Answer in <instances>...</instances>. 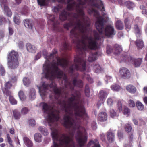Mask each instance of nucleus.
<instances>
[{
	"mask_svg": "<svg viewBox=\"0 0 147 147\" xmlns=\"http://www.w3.org/2000/svg\"><path fill=\"white\" fill-rule=\"evenodd\" d=\"M92 147H100L98 140L97 139L94 140L92 141Z\"/></svg>",
	"mask_w": 147,
	"mask_h": 147,
	"instance_id": "nucleus-48",
	"label": "nucleus"
},
{
	"mask_svg": "<svg viewBox=\"0 0 147 147\" xmlns=\"http://www.w3.org/2000/svg\"><path fill=\"white\" fill-rule=\"evenodd\" d=\"M9 89H4L3 90V93L6 95L7 96H11V92L9 90Z\"/></svg>",
	"mask_w": 147,
	"mask_h": 147,
	"instance_id": "nucleus-54",
	"label": "nucleus"
},
{
	"mask_svg": "<svg viewBox=\"0 0 147 147\" xmlns=\"http://www.w3.org/2000/svg\"><path fill=\"white\" fill-rule=\"evenodd\" d=\"M125 4L127 7L130 9H132L134 7V3L129 1L126 2Z\"/></svg>",
	"mask_w": 147,
	"mask_h": 147,
	"instance_id": "nucleus-42",
	"label": "nucleus"
},
{
	"mask_svg": "<svg viewBox=\"0 0 147 147\" xmlns=\"http://www.w3.org/2000/svg\"><path fill=\"white\" fill-rule=\"evenodd\" d=\"M100 55V53L96 52L92 54V61L96 60Z\"/></svg>",
	"mask_w": 147,
	"mask_h": 147,
	"instance_id": "nucleus-47",
	"label": "nucleus"
},
{
	"mask_svg": "<svg viewBox=\"0 0 147 147\" xmlns=\"http://www.w3.org/2000/svg\"><path fill=\"white\" fill-rule=\"evenodd\" d=\"M74 64L71 66L69 68V73L71 76L73 75L75 77L72 78L71 80H69L67 76L64 73L63 71L60 69L58 66L59 65L63 68L67 67L69 64V61L65 58H60L58 57L57 59V62L53 61L51 63L50 66L49 65H46L45 70L46 72L45 77L47 78L52 80L55 77L61 79L62 78L64 81V84L66 88H69L71 91H72L75 87L82 88L83 83L80 80H77L79 76L78 73L73 74L74 70L84 72L86 70V61L82 57H80L77 56L75 57Z\"/></svg>",
	"mask_w": 147,
	"mask_h": 147,
	"instance_id": "nucleus-1",
	"label": "nucleus"
},
{
	"mask_svg": "<svg viewBox=\"0 0 147 147\" xmlns=\"http://www.w3.org/2000/svg\"><path fill=\"white\" fill-rule=\"evenodd\" d=\"M74 25L73 21H71L69 23H67L64 24L63 27L64 28L67 29V30H69L70 27Z\"/></svg>",
	"mask_w": 147,
	"mask_h": 147,
	"instance_id": "nucleus-34",
	"label": "nucleus"
},
{
	"mask_svg": "<svg viewBox=\"0 0 147 147\" xmlns=\"http://www.w3.org/2000/svg\"><path fill=\"white\" fill-rule=\"evenodd\" d=\"M71 3L67 4V9L69 11H74L76 8V5L77 4L74 1H72Z\"/></svg>",
	"mask_w": 147,
	"mask_h": 147,
	"instance_id": "nucleus-23",
	"label": "nucleus"
},
{
	"mask_svg": "<svg viewBox=\"0 0 147 147\" xmlns=\"http://www.w3.org/2000/svg\"><path fill=\"white\" fill-rule=\"evenodd\" d=\"M79 3L76 5V8L75 10L77 13H78L81 15H84V12L83 9L84 7V5L88 3L90 5L92 6V0H84L82 1V0H77Z\"/></svg>",
	"mask_w": 147,
	"mask_h": 147,
	"instance_id": "nucleus-8",
	"label": "nucleus"
},
{
	"mask_svg": "<svg viewBox=\"0 0 147 147\" xmlns=\"http://www.w3.org/2000/svg\"><path fill=\"white\" fill-rule=\"evenodd\" d=\"M12 86V84L10 81L7 82L5 85L4 89H10Z\"/></svg>",
	"mask_w": 147,
	"mask_h": 147,
	"instance_id": "nucleus-49",
	"label": "nucleus"
},
{
	"mask_svg": "<svg viewBox=\"0 0 147 147\" xmlns=\"http://www.w3.org/2000/svg\"><path fill=\"white\" fill-rule=\"evenodd\" d=\"M111 89L113 91H118L121 89V87L119 85L114 84L111 86Z\"/></svg>",
	"mask_w": 147,
	"mask_h": 147,
	"instance_id": "nucleus-38",
	"label": "nucleus"
},
{
	"mask_svg": "<svg viewBox=\"0 0 147 147\" xmlns=\"http://www.w3.org/2000/svg\"><path fill=\"white\" fill-rule=\"evenodd\" d=\"M125 61H129L132 63L134 66L139 67L141 64L142 62V59L141 58H135L131 56H129L125 59Z\"/></svg>",
	"mask_w": 147,
	"mask_h": 147,
	"instance_id": "nucleus-10",
	"label": "nucleus"
},
{
	"mask_svg": "<svg viewBox=\"0 0 147 147\" xmlns=\"http://www.w3.org/2000/svg\"><path fill=\"white\" fill-rule=\"evenodd\" d=\"M121 77L123 79L129 78L130 76L129 71L125 68H123L120 69L119 71Z\"/></svg>",
	"mask_w": 147,
	"mask_h": 147,
	"instance_id": "nucleus-15",
	"label": "nucleus"
},
{
	"mask_svg": "<svg viewBox=\"0 0 147 147\" xmlns=\"http://www.w3.org/2000/svg\"><path fill=\"white\" fill-rule=\"evenodd\" d=\"M13 115V117L16 120H19L21 117V114L19 111L17 109H15L12 111Z\"/></svg>",
	"mask_w": 147,
	"mask_h": 147,
	"instance_id": "nucleus-22",
	"label": "nucleus"
},
{
	"mask_svg": "<svg viewBox=\"0 0 147 147\" xmlns=\"http://www.w3.org/2000/svg\"><path fill=\"white\" fill-rule=\"evenodd\" d=\"M60 8L59 6H55V7L53 9V11L54 12L57 13L60 10Z\"/></svg>",
	"mask_w": 147,
	"mask_h": 147,
	"instance_id": "nucleus-64",
	"label": "nucleus"
},
{
	"mask_svg": "<svg viewBox=\"0 0 147 147\" xmlns=\"http://www.w3.org/2000/svg\"><path fill=\"white\" fill-rule=\"evenodd\" d=\"M34 139L36 142H40L42 140V137L40 134L37 133L34 135Z\"/></svg>",
	"mask_w": 147,
	"mask_h": 147,
	"instance_id": "nucleus-31",
	"label": "nucleus"
},
{
	"mask_svg": "<svg viewBox=\"0 0 147 147\" xmlns=\"http://www.w3.org/2000/svg\"><path fill=\"white\" fill-rule=\"evenodd\" d=\"M18 54L14 51H12L9 54L8 56V62L9 67L11 69L16 68L19 65L18 61Z\"/></svg>",
	"mask_w": 147,
	"mask_h": 147,
	"instance_id": "nucleus-7",
	"label": "nucleus"
},
{
	"mask_svg": "<svg viewBox=\"0 0 147 147\" xmlns=\"http://www.w3.org/2000/svg\"><path fill=\"white\" fill-rule=\"evenodd\" d=\"M110 114L111 116L113 118L116 115V112L113 109H111L110 110Z\"/></svg>",
	"mask_w": 147,
	"mask_h": 147,
	"instance_id": "nucleus-61",
	"label": "nucleus"
},
{
	"mask_svg": "<svg viewBox=\"0 0 147 147\" xmlns=\"http://www.w3.org/2000/svg\"><path fill=\"white\" fill-rule=\"evenodd\" d=\"M125 131L127 133L130 132L132 130V127L129 124H126L125 125Z\"/></svg>",
	"mask_w": 147,
	"mask_h": 147,
	"instance_id": "nucleus-46",
	"label": "nucleus"
},
{
	"mask_svg": "<svg viewBox=\"0 0 147 147\" xmlns=\"http://www.w3.org/2000/svg\"><path fill=\"white\" fill-rule=\"evenodd\" d=\"M53 91L55 93V98L58 100L61 94V90L60 88H56L53 89Z\"/></svg>",
	"mask_w": 147,
	"mask_h": 147,
	"instance_id": "nucleus-24",
	"label": "nucleus"
},
{
	"mask_svg": "<svg viewBox=\"0 0 147 147\" xmlns=\"http://www.w3.org/2000/svg\"><path fill=\"white\" fill-rule=\"evenodd\" d=\"M24 142L27 147H32L33 143L28 138L24 137L23 138Z\"/></svg>",
	"mask_w": 147,
	"mask_h": 147,
	"instance_id": "nucleus-27",
	"label": "nucleus"
},
{
	"mask_svg": "<svg viewBox=\"0 0 147 147\" xmlns=\"http://www.w3.org/2000/svg\"><path fill=\"white\" fill-rule=\"evenodd\" d=\"M63 46V49L64 52L67 50H69L71 49V47L70 45L66 42L64 43Z\"/></svg>",
	"mask_w": 147,
	"mask_h": 147,
	"instance_id": "nucleus-41",
	"label": "nucleus"
},
{
	"mask_svg": "<svg viewBox=\"0 0 147 147\" xmlns=\"http://www.w3.org/2000/svg\"><path fill=\"white\" fill-rule=\"evenodd\" d=\"M132 17H129L125 19V26L127 31L131 28V24L133 22Z\"/></svg>",
	"mask_w": 147,
	"mask_h": 147,
	"instance_id": "nucleus-16",
	"label": "nucleus"
},
{
	"mask_svg": "<svg viewBox=\"0 0 147 147\" xmlns=\"http://www.w3.org/2000/svg\"><path fill=\"white\" fill-rule=\"evenodd\" d=\"M103 4L100 0H92V14L97 18L96 23L97 29L100 34L104 33L109 37H111L116 34L113 27L110 25L107 26L105 28L104 19L108 20V17L105 13Z\"/></svg>",
	"mask_w": 147,
	"mask_h": 147,
	"instance_id": "nucleus-4",
	"label": "nucleus"
},
{
	"mask_svg": "<svg viewBox=\"0 0 147 147\" xmlns=\"http://www.w3.org/2000/svg\"><path fill=\"white\" fill-rule=\"evenodd\" d=\"M75 138L80 146L82 147L86 143L87 136L84 135L80 131L78 130L77 132Z\"/></svg>",
	"mask_w": 147,
	"mask_h": 147,
	"instance_id": "nucleus-9",
	"label": "nucleus"
},
{
	"mask_svg": "<svg viewBox=\"0 0 147 147\" xmlns=\"http://www.w3.org/2000/svg\"><path fill=\"white\" fill-rule=\"evenodd\" d=\"M24 84L26 86H28L30 83V81L28 78L25 77L23 79Z\"/></svg>",
	"mask_w": 147,
	"mask_h": 147,
	"instance_id": "nucleus-44",
	"label": "nucleus"
},
{
	"mask_svg": "<svg viewBox=\"0 0 147 147\" xmlns=\"http://www.w3.org/2000/svg\"><path fill=\"white\" fill-rule=\"evenodd\" d=\"M71 95L72 97L68 99L69 103L67 105L65 100H59L58 104L62 107L65 113L63 118V126L68 129L74 127V129H75L80 124V120L79 119H77L78 123H76V121L72 117L73 108L76 117H78L84 120H86L88 117L84 106L82 105H78L80 99V93L76 91L75 95L71 94Z\"/></svg>",
	"mask_w": 147,
	"mask_h": 147,
	"instance_id": "nucleus-2",
	"label": "nucleus"
},
{
	"mask_svg": "<svg viewBox=\"0 0 147 147\" xmlns=\"http://www.w3.org/2000/svg\"><path fill=\"white\" fill-rule=\"evenodd\" d=\"M82 16L81 20H76L75 26L70 31V37L74 38L76 40L73 39L74 43H76V47L77 52L81 55L85 53L84 51L88 49L92 50V37H88L84 34L88 30L90 26L88 21L86 20L83 16Z\"/></svg>",
	"mask_w": 147,
	"mask_h": 147,
	"instance_id": "nucleus-3",
	"label": "nucleus"
},
{
	"mask_svg": "<svg viewBox=\"0 0 147 147\" xmlns=\"http://www.w3.org/2000/svg\"><path fill=\"white\" fill-rule=\"evenodd\" d=\"M49 0H37L38 4L41 6H44L46 5V1H48ZM59 2L64 3L65 2V0H58Z\"/></svg>",
	"mask_w": 147,
	"mask_h": 147,
	"instance_id": "nucleus-28",
	"label": "nucleus"
},
{
	"mask_svg": "<svg viewBox=\"0 0 147 147\" xmlns=\"http://www.w3.org/2000/svg\"><path fill=\"white\" fill-rule=\"evenodd\" d=\"M135 32L137 37H140L141 34V31L137 25H135L134 27Z\"/></svg>",
	"mask_w": 147,
	"mask_h": 147,
	"instance_id": "nucleus-37",
	"label": "nucleus"
},
{
	"mask_svg": "<svg viewBox=\"0 0 147 147\" xmlns=\"http://www.w3.org/2000/svg\"><path fill=\"white\" fill-rule=\"evenodd\" d=\"M18 16V14H16L13 18V20L15 23L17 24H18L20 22V19L18 18L17 16Z\"/></svg>",
	"mask_w": 147,
	"mask_h": 147,
	"instance_id": "nucleus-57",
	"label": "nucleus"
},
{
	"mask_svg": "<svg viewBox=\"0 0 147 147\" xmlns=\"http://www.w3.org/2000/svg\"><path fill=\"white\" fill-rule=\"evenodd\" d=\"M130 113V111L129 109L127 107L125 106L124 107V109L123 111V113L125 115H128Z\"/></svg>",
	"mask_w": 147,
	"mask_h": 147,
	"instance_id": "nucleus-51",
	"label": "nucleus"
},
{
	"mask_svg": "<svg viewBox=\"0 0 147 147\" xmlns=\"http://www.w3.org/2000/svg\"><path fill=\"white\" fill-rule=\"evenodd\" d=\"M127 90L131 93H134L136 91V88L133 86L129 85L126 87Z\"/></svg>",
	"mask_w": 147,
	"mask_h": 147,
	"instance_id": "nucleus-32",
	"label": "nucleus"
},
{
	"mask_svg": "<svg viewBox=\"0 0 147 147\" xmlns=\"http://www.w3.org/2000/svg\"><path fill=\"white\" fill-rule=\"evenodd\" d=\"M107 103L108 105L111 106L113 105V101L111 98H109L107 99Z\"/></svg>",
	"mask_w": 147,
	"mask_h": 147,
	"instance_id": "nucleus-60",
	"label": "nucleus"
},
{
	"mask_svg": "<svg viewBox=\"0 0 147 147\" xmlns=\"http://www.w3.org/2000/svg\"><path fill=\"white\" fill-rule=\"evenodd\" d=\"M115 135L112 132H109L107 134V138L110 142H112L114 140Z\"/></svg>",
	"mask_w": 147,
	"mask_h": 147,
	"instance_id": "nucleus-33",
	"label": "nucleus"
},
{
	"mask_svg": "<svg viewBox=\"0 0 147 147\" xmlns=\"http://www.w3.org/2000/svg\"><path fill=\"white\" fill-rule=\"evenodd\" d=\"M28 12V8L26 6H24L21 10L19 11V13L22 15H26Z\"/></svg>",
	"mask_w": 147,
	"mask_h": 147,
	"instance_id": "nucleus-40",
	"label": "nucleus"
},
{
	"mask_svg": "<svg viewBox=\"0 0 147 147\" xmlns=\"http://www.w3.org/2000/svg\"><path fill=\"white\" fill-rule=\"evenodd\" d=\"M42 104V110L44 113L48 114L47 121L49 123H53L55 121H57L60 119L59 111L55 109L54 107L45 102L41 103Z\"/></svg>",
	"mask_w": 147,
	"mask_h": 147,
	"instance_id": "nucleus-6",
	"label": "nucleus"
},
{
	"mask_svg": "<svg viewBox=\"0 0 147 147\" xmlns=\"http://www.w3.org/2000/svg\"><path fill=\"white\" fill-rule=\"evenodd\" d=\"M108 94L106 91L101 90L100 91L98 94V97L101 101H103L106 98Z\"/></svg>",
	"mask_w": 147,
	"mask_h": 147,
	"instance_id": "nucleus-19",
	"label": "nucleus"
},
{
	"mask_svg": "<svg viewBox=\"0 0 147 147\" xmlns=\"http://www.w3.org/2000/svg\"><path fill=\"white\" fill-rule=\"evenodd\" d=\"M117 107L119 111H121L122 110V103L120 101H118L117 102Z\"/></svg>",
	"mask_w": 147,
	"mask_h": 147,
	"instance_id": "nucleus-53",
	"label": "nucleus"
},
{
	"mask_svg": "<svg viewBox=\"0 0 147 147\" xmlns=\"http://www.w3.org/2000/svg\"><path fill=\"white\" fill-rule=\"evenodd\" d=\"M57 53V51L55 49H54L52 51V53L50 54L49 56H47V52L45 50H43L42 52L43 55L45 56V58H46V60L49 61V60L51 59L53 61L54 60L55 55Z\"/></svg>",
	"mask_w": 147,
	"mask_h": 147,
	"instance_id": "nucleus-14",
	"label": "nucleus"
},
{
	"mask_svg": "<svg viewBox=\"0 0 147 147\" xmlns=\"http://www.w3.org/2000/svg\"><path fill=\"white\" fill-rule=\"evenodd\" d=\"M5 70L3 67L1 65H0V75L2 76H4L5 74Z\"/></svg>",
	"mask_w": 147,
	"mask_h": 147,
	"instance_id": "nucleus-50",
	"label": "nucleus"
},
{
	"mask_svg": "<svg viewBox=\"0 0 147 147\" xmlns=\"http://www.w3.org/2000/svg\"><path fill=\"white\" fill-rule=\"evenodd\" d=\"M9 101L12 105H16L17 103V102L14 98L12 96H10L9 98Z\"/></svg>",
	"mask_w": 147,
	"mask_h": 147,
	"instance_id": "nucleus-52",
	"label": "nucleus"
},
{
	"mask_svg": "<svg viewBox=\"0 0 147 147\" xmlns=\"http://www.w3.org/2000/svg\"><path fill=\"white\" fill-rule=\"evenodd\" d=\"M107 114L105 112H102L100 113L98 115V119L100 121H105L107 120Z\"/></svg>",
	"mask_w": 147,
	"mask_h": 147,
	"instance_id": "nucleus-18",
	"label": "nucleus"
},
{
	"mask_svg": "<svg viewBox=\"0 0 147 147\" xmlns=\"http://www.w3.org/2000/svg\"><path fill=\"white\" fill-rule=\"evenodd\" d=\"M113 50L112 48L109 45H108L107 47L106 52L108 54H110L112 52H113Z\"/></svg>",
	"mask_w": 147,
	"mask_h": 147,
	"instance_id": "nucleus-56",
	"label": "nucleus"
},
{
	"mask_svg": "<svg viewBox=\"0 0 147 147\" xmlns=\"http://www.w3.org/2000/svg\"><path fill=\"white\" fill-rule=\"evenodd\" d=\"M136 43L137 47L139 49H141L144 47L143 42L141 39H137Z\"/></svg>",
	"mask_w": 147,
	"mask_h": 147,
	"instance_id": "nucleus-36",
	"label": "nucleus"
},
{
	"mask_svg": "<svg viewBox=\"0 0 147 147\" xmlns=\"http://www.w3.org/2000/svg\"><path fill=\"white\" fill-rule=\"evenodd\" d=\"M48 19L49 21L53 22V30L57 31H59V28L58 26V25L60 22L58 20H56L54 15H49L48 17Z\"/></svg>",
	"mask_w": 147,
	"mask_h": 147,
	"instance_id": "nucleus-11",
	"label": "nucleus"
},
{
	"mask_svg": "<svg viewBox=\"0 0 147 147\" xmlns=\"http://www.w3.org/2000/svg\"><path fill=\"white\" fill-rule=\"evenodd\" d=\"M93 67L94 71L96 73H100L103 70V69L97 63H94Z\"/></svg>",
	"mask_w": 147,
	"mask_h": 147,
	"instance_id": "nucleus-17",
	"label": "nucleus"
},
{
	"mask_svg": "<svg viewBox=\"0 0 147 147\" xmlns=\"http://www.w3.org/2000/svg\"><path fill=\"white\" fill-rule=\"evenodd\" d=\"M18 95L20 99L21 100H24L25 99V96L23 91H20L18 93Z\"/></svg>",
	"mask_w": 147,
	"mask_h": 147,
	"instance_id": "nucleus-43",
	"label": "nucleus"
},
{
	"mask_svg": "<svg viewBox=\"0 0 147 147\" xmlns=\"http://www.w3.org/2000/svg\"><path fill=\"white\" fill-rule=\"evenodd\" d=\"M32 20L29 19H26L24 21V24L25 26L28 29H32Z\"/></svg>",
	"mask_w": 147,
	"mask_h": 147,
	"instance_id": "nucleus-26",
	"label": "nucleus"
},
{
	"mask_svg": "<svg viewBox=\"0 0 147 147\" xmlns=\"http://www.w3.org/2000/svg\"><path fill=\"white\" fill-rule=\"evenodd\" d=\"M116 26L117 28L119 30H121L124 27L123 23L120 20H118L116 24Z\"/></svg>",
	"mask_w": 147,
	"mask_h": 147,
	"instance_id": "nucleus-35",
	"label": "nucleus"
},
{
	"mask_svg": "<svg viewBox=\"0 0 147 147\" xmlns=\"http://www.w3.org/2000/svg\"><path fill=\"white\" fill-rule=\"evenodd\" d=\"M39 131L45 136H47L48 134V132L47 129L45 127H40L38 128Z\"/></svg>",
	"mask_w": 147,
	"mask_h": 147,
	"instance_id": "nucleus-39",
	"label": "nucleus"
},
{
	"mask_svg": "<svg viewBox=\"0 0 147 147\" xmlns=\"http://www.w3.org/2000/svg\"><path fill=\"white\" fill-rule=\"evenodd\" d=\"M8 5L3 6L4 10L6 15L9 17H11L12 15V12L8 7Z\"/></svg>",
	"mask_w": 147,
	"mask_h": 147,
	"instance_id": "nucleus-30",
	"label": "nucleus"
},
{
	"mask_svg": "<svg viewBox=\"0 0 147 147\" xmlns=\"http://www.w3.org/2000/svg\"><path fill=\"white\" fill-rule=\"evenodd\" d=\"M26 47L29 52L34 53H36V49L34 45L30 43H27L26 45Z\"/></svg>",
	"mask_w": 147,
	"mask_h": 147,
	"instance_id": "nucleus-20",
	"label": "nucleus"
},
{
	"mask_svg": "<svg viewBox=\"0 0 147 147\" xmlns=\"http://www.w3.org/2000/svg\"><path fill=\"white\" fill-rule=\"evenodd\" d=\"M49 87H51V85H49L44 82L42 84V88H39V92L42 98L43 99L45 98L46 95L47 94V93L46 90Z\"/></svg>",
	"mask_w": 147,
	"mask_h": 147,
	"instance_id": "nucleus-13",
	"label": "nucleus"
},
{
	"mask_svg": "<svg viewBox=\"0 0 147 147\" xmlns=\"http://www.w3.org/2000/svg\"><path fill=\"white\" fill-rule=\"evenodd\" d=\"M0 4L2 7L3 6L8 5L7 0H0Z\"/></svg>",
	"mask_w": 147,
	"mask_h": 147,
	"instance_id": "nucleus-58",
	"label": "nucleus"
},
{
	"mask_svg": "<svg viewBox=\"0 0 147 147\" xmlns=\"http://www.w3.org/2000/svg\"><path fill=\"white\" fill-rule=\"evenodd\" d=\"M29 110L28 108L25 107L23 108L21 110V113L23 115L26 114L29 111Z\"/></svg>",
	"mask_w": 147,
	"mask_h": 147,
	"instance_id": "nucleus-55",
	"label": "nucleus"
},
{
	"mask_svg": "<svg viewBox=\"0 0 147 147\" xmlns=\"http://www.w3.org/2000/svg\"><path fill=\"white\" fill-rule=\"evenodd\" d=\"M51 135L53 139L55 140H58L61 145L54 142L53 147H75L73 139L74 133H72L71 136L65 133L59 136L56 131H53Z\"/></svg>",
	"mask_w": 147,
	"mask_h": 147,
	"instance_id": "nucleus-5",
	"label": "nucleus"
},
{
	"mask_svg": "<svg viewBox=\"0 0 147 147\" xmlns=\"http://www.w3.org/2000/svg\"><path fill=\"white\" fill-rule=\"evenodd\" d=\"M113 50V53L117 55L119 54L122 51V49L121 47L118 45L116 44L114 46Z\"/></svg>",
	"mask_w": 147,
	"mask_h": 147,
	"instance_id": "nucleus-25",
	"label": "nucleus"
},
{
	"mask_svg": "<svg viewBox=\"0 0 147 147\" xmlns=\"http://www.w3.org/2000/svg\"><path fill=\"white\" fill-rule=\"evenodd\" d=\"M128 103L129 106L130 107H135V104L133 100H129V101Z\"/></svg>",
	"mask_w": 147,
	"mask_h": 147,
	"instance_id": "nucleus-62",
	"label": "nucleus"
},
{
	"mask_svg": "<svg viewBox=\"0 0 147 147\" xmlns=\"http://www.w3.org/2000/svg\"><path fill=\"white\" fill-rule=\"evenodd\" d=\"M29 98L31 100H33L36 97V92L34 89L32 88L30 89L29 93Z\"/></svg>",
	"mask_w": 147,
	"mask_h": 147,
	"instance_id": "nucleus-29",
	"label": "nucleus"
},
{
	"mask_svg": "<svg viewBox=\"0 0 147 147\" xmlns=\"http://www.w3.org/2000/svg\"><path fill=\"white\" fill-rule=\"evenodd\" d=\"M136 105L138 109L140 110H142L144 108L143 105L140 102L137 101L136 102Z\"/></svg>",
	"mask_w": 147,
	"mask_h": 147,
	"instance_id": "nucleus-45",
	"label": "nucleus"
},
{
	"mask_svg": "<svg viewBox=\"0 0 147 147\" xmlns=\"http://www.w3.org/2000/svg\"><path fill=\"white\" fill-rule=\"evenodd\" d=\"M29 123L31 126H34L35 124V121L33 119H30L29 120Z\"/></svg>",
	"mask_w": 147,
	"mask_h": 147,
	"instance_id": "nucleus-63",
	"label": "nucleus"
},
{
	"mask_svg": "<svg viewBox=\"0 0 147 147\" xmlns=\"http://www.w3.org/2000/svg\"><path fill=\"white\" fill-rule=\"evenodd\" d=\"M7 141L9 144L11 146H13L12 144V140H11L9 135L7 134Z\"/></svg>",
	"mask_w": 147,
	"mask_h": 147,
	"instance_id": "nucleus-59",
	"label": "nucleus"
},
{
	"mask_svg": "<svg viewBox=\"0 0 147 147\" xmlns=\"http://www.w3.org/2000/svg\"><path fill=\"white\" fill-rule=\"evenodd\" d=\"M101 37L97 32H94V38H92V49H98Z\"/></svg>",
	"mask_w": 147,
	"mask_h": 147,
	"instance_id": "nucleus-12",
	"label": "nucleus"
},
{
	"mask_svg": "<svg viewBox=\"0 0 147 147\" xmlns=\"http://www.w3.org/2000/svg\"><path fill=\"white\" fill-rule=\"evenodd\" d=\"M69 15V13L63 10L62 11L59 15V19L62 21L67 19V16Z\"/></svg>",
	"mask_w": 147,
	"mask_h": 147,
	"instance_id": "nucleus-21",
	"label": "nucleus"
}]
</instances>
